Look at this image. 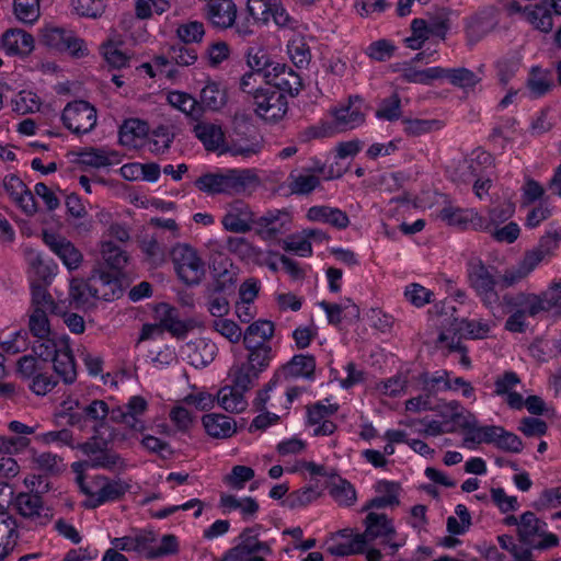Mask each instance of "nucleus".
<instances>
[{
  "label": "nucleus",
  "instance_id": "nucleus-45",
  "mask_svg": "<svg viewBox=\"0 0 561 561\" xmlns=\"http://www.w3.org/2000/svg\"><path fill=\"white\" fill-rule=\"evenodd\" d=\"M69 296L77 306H87L91 299H96V294H93V275L87 282L72 279Z\"/></svg>",
  "mask_w": 561,
  "mask_h": 561
},
{
  "label": "nucleus",
  "instance_id": "nucleus-43",
  "mask_svg": "<svg viewBox=\"0 0 561 561\" xmlns=\"http://www.w3.org/2000/svg\"><path fill=\"white\" fill-rule=\"evenodd\" d=\"M85 463L91 468H103L111 471L124 470L126 468L125 460L114 450L104 448L92 460H87Z\"/></svg>",
  "mask_w": 561,
  "mask_h": 561
},
{
  "label": "nucleus",
  "instance_id": "nucleus-28",
  "mask_svg": "<svg viewBox=\"0 0 561 561\" xmlns=\"http://www.w3.org/2000/svg\"><path fill=\"white\" fill-rule=\"evenodd\" d=\"M275 327L272 321L257 320L251 323L243 333V345L245 348L259 346V344H270L274 336Z\"/></svg>",
  "mask_w": 561,
  "mask_h": 561
},
{
  "label": "nucleus",
  "instance_id": "nucleus-32",
  "mask_svg": "<svg viewBox=\"0 0 561 561\" xmlns=\"http://www.w3.org/2000/svg\"><path fill=\"white\" fill-rule=\"evenodd\" d=\"M36 339L37 340L32 345V352L41 358L43 363H47L49 359H53L62 348V344L69 343V339L67 336H58L54 332H51V335L46 337Z\"/></svg>",
  "mask_w": 561,
  "mask_h": 561
},
{
  "label": "nucleus",
  "instance_id": "nucleus-31",
  "mask_svg": "<svg viewBox=\"0 0 561 561\" xmlns=\"http://www.w3.org/2000/svg\"><path fill=\"white\" fill-rule=\"evenodd\" d=\"M244 393L245 391L232 385L225 386L217 393V402L227 412L241 413L248 407Z\"/></svg>",
  "mask_w": 561,
  "mask_h": 561
},
{
  "label": "nucleus",
  "instance_id": "nucleus-49",
  "mask_svg": "<svg viewBox=\"0 0 561 561\" xmlns=\"http://www.w3.org/2000/svg\"><path fill=\"white\" fill-rule=\"evenodd\" d=\"M245 350L248 351L245 363L259 374L268 367L273 353L270 344H259V346Z\"/></svg>",
  "mask_w": 561,
  "mask_h": 561
},
{
  "label": "nucleus",
  "instance_id": "nucleus-30",
  "mask_svg": "<svg viewBox=\"0 0 561 561\" xmlns=\"http://www.w3.org/2000/svg\"><path fill=\"white\" fill-rule=\"evenodd\" d=\"M119 156L115 151L103 148H87L78 153V163L100 169L119 162Z\"/></svg>",
  "mask_w": 561,
  "mask_h": 561
},
{
  "label": "nucleus",
  "instance_id": "nucleus-11",
  "mask_svg": "<svg viewBox=\"0 0 561 561\" xmlns=\"http://www.w3.org/2000/svg\"><path fill=\"white\" fill-rule=\"evenodd\" d=\"M16 513L36 526L47 525L53 517L50 510L44 506L43 500L36 492H20L12 502Z\"/></svg>",
  "mask_w": 561,
  "mask_h": 561
},
{
  "label": "nucleus",
  "instance_id": "nucleus-23",
  "mask_svg": "<svg viewBox=\"0 0 561 561\" xmlns=\"http://www.w3.org/2000/svg\"><path fill=\"white\" fill-rule=\"evenodd\" d=\"M363 100L358 96H350L348 104L333 111L336 126L343 130L353 129L365 122L362 110Z\"/></svg>",
  "mask_w": 561,
  "mask_h": 561
},
{
  "label": "nucleus",
  "instance_id": "nucleus-54",
  "mask_svg": "<svg viewBox=\"0 0 561 561\" xmlns=\"http://www.w3.org/2000/svg\"><path fill=\"white\" fill-rule=\"evenodd\" d=\"M35 468L47 474H57L62 471V459L53 453H41L32 456Z\"/></svg>",
  "mask_w": 561,
  "mask_h": 561
},
{
  "label": "nucleus",
  "instance_id": "nucleus-62",
  "mask_svg": "<svg viewBox=\"0 0 561 561\" xmlns=\"http://www.w3.org/2000/svg\"><path fill=\"white\" fill-rule=\"evenodd\" d=\"M41 0H14V13L24 23H33L39 18Z\"/></svg>",
  "mask_w": 561,
  "mask_h": 561
},
{
  "label": "nucleus",
  "instance_id": "nucleus-21",
  "mask_svg": "<svg viewBox=\"0 0 561 561\" xmlns=\"http://www.w3.org/2000/svg\"><path fill=\"white\" fill-rule=\"evenodd\" d=\"M20 538L19 523L7 511H0V561L14 550Z\"/></svg>",
  "mask_w": 561,
  "mask_h": 561
},
{
  "label": "nucleus",
  "instance_id": "nucleus-19",
  "mask_svg": "<svg viewBox=\"0 0 561 561\" xmlns=\"http://www.w3.org/2000/svg\"><path fill=\"white\" fill-rule=\"evenodd\" d=\"M3 188L10 198L27 215L33 216L37 211V205L33 193L16 175L4 178Z\"/></svg>",
  "mask_w": 561,
  "mask_h": 561
},
{
  "label": "nucleus",
  "instance_id": "nucleus-13",
  "mask_svg": "<svg viewBox=\"0 0 561 561\" xmlns=\"http://www.w3.org/2000/svg\"><path fill=\"white\" fill-rule=\"evenodd\" d=\"M293 218L287 209H271L256 218L255 233L264 240L275 239L290 229Z\"/></svg>",
  "mask_w": 561,
  "mask_h": 561
},
{
  "label": "nucleus",
  "instance_id": "nucleus-18",
  "mask_svg": "<svg viewBox=\"0 0 561 561\" xmlns=\"http://www.w3.org/2000/svg\"><path fill=\"white\" fill-rule=\"evenodd\" d=\"M438 217L447 225L457 227L461 230H480L488 228L486 218L473 209L446 206L439 211Z\"/></svg>",
  "mask_w": 561,
  "mask_h": 561
},
{
  "label": "nucleus",
  "instance_id": "nucleus-53",
  "mask_svg": "<svg viewBox=\"0 0 561 561\" xmlns=\"http://www.w3.org/2000/svg\"><path fill=\"white\" fill-rule=\"evenodd\" d=\"M176 35L184 44L201 43L205 36V26L201 21H186L176 28Z\"/></svg>",
  "mask_w": 561,
  "mask_h": 561
},
{
  "label": "nucleus",
  "instance_id": "nucleus-52",
  "mask_svg": "<svg viewBox=\"0 0 561 561\" xmlns=\"http://www.w3.org/2000/svg\"><path fill=\"white\" fill-rule=\"evenodd\" d=\"M287 50L296 67L307 66L311 60V51L304 37L297 36L289 41Z\"/></svg>",
  "mask_w": 561,
  "mask_h": 561
},
{
  "label": "nucleus",
  "instance_id": "nucleus-15",
  "mask_svg": "<svg viewBox=\"0 0 561 561\" xmlns=\"http://www.w3.org/2000/svg\"><path fill=\"white\" fill-rule=\"evenodd\" d=\"M265 84L284 94L296 96L302 89L300 76L285 64L276 62L273 71L265 75Z\"/></svg>",
  "mask_w": 561,
  "mask_h": 561
},
{
  "label": "nucleus",
  "instance_id": "nucleus-41",
  "mask_svg": "<svg viewBox=\"0 0 561 561\" xmlns=\"http://www.w3.org/2000/svg\"><path fill=\"white\" fill-rule=\"evenodd\" d=\"M546 526L533 512L522 514L518 527L519 540L530 545L536 535H541L542 527Z\"/></svg>",
  "mask_w": 561,
  "mask_h": 561
},
{
  "label": "nucleus",
  "instance_id": "nucleus-42",
  "mask_svg": "<svg viewBox=\"0 0 561 561\" xmlns=\"http://www.w3.org/2000/svg\"><path fill=\"white\" fill-rule=\"evenodd\" d=\"M402 124L403 131L410 137H420L443 128V123L438 119L403 118Z\"/></svg>",
  "mask_w": 561,
  "mask_h": 561
},
{
  "label": "nucleus",
  "instance_id": "nucleus-34",
  "mask_svg": "<svg viewBox=\"0 0 561 561\" xmlns=\"http://www.w3.org/2000/svg\"><path fill=\"white\" fill-rule=\"evenodd\" d=\"M157 313L160 316L162 329L169 331L173 336L184 337L190 327L178 318V310L167 304L158 307Z\"/></svg>",
  "mask_w": 561,
  "mask_h": 561
},
{
  "label": "nucleus",
  "instance_id": "nucleus-20",
  "mask_svg": "<svg viewBox=\"0 0 561 561\" xmlns=\"http://www.w3.org/2000/svg\"><path fill=\"white\" fill-rule=\"evenodd\" d=\"M497 25L496 10L486 8L471 16L466 25V34L470 44H476L492 32Z\"/></svg>",
  "mask_w": 561,
  "mask_h": 561
},
{
  "label": "nucleus",
  "instance_id": "nucleus-60",
  "mask_svg": "<svg viewBox=\"0 0 561 561\" xmlns=\"http://www.w3.org/2000/svg\"><path fill=\"white\" fill-rule=\"evenodd\" d=\"M542 311H551L561 314V282L553 283L547 290L538 295Z\"/></svg>",
  "mask_w": 561,
  "mask_h": 561
},
{
  "label": "nucleus",
  "instance_id": "nucleus-22",
  "mask_svg": "<svg viewBox=\"0 0 561 561\" xmlns=\"http://www.w3.org/2000/svg\"><path fill=\"white\" fill-rule=\"evenodd\" d=\"M216 344L207 339L199 337L186 343L184 353L186 354L190 364L196 368L205 367L210 364L217 355Z\"/></svg>",
  "mask_w": 561,
  "mask_h": 561
},
{
  "label": "nucleus",
  "instance_id": "nucleus-16",
  "mask_svg": "<svg viewBox=\"0 0 561 561\" xmlns=\"http://www.w3.org/2000/svg\"><path fill=\"white\" fill-rule=\"evenodd\" d=\"M237 13L238 8L232 0H208L203 9L205 19L220 31L234 25Z\"/></svg>",
  "mask_w": 561,
  "mask_h": 561
},
{
  "label": "nucleus",
  "instance_id": "nucleus-12",
  "mask_svg": "<svg viewBox=\"0 0 561 561\" xmlns=\"http://www.w3.org/2000/svg\"><path fill=\"white\" fill-rule=\"evenodd\" d=\"M261 529L262 525L260 524L244 528L238 537V545L229 549L221 560H240V558L247 557L248 554H271V545L259 539Z\"/></svg>",
  "mask_w": 561,
  "mask_h": 561
},
{
  "label": "nucleus",
  "instance_id": "nucleus-26",
  "mask_svg": "<svg viewBox=\"0 0 561 561\" xmlns=\"http://www.w3.org/2000/svg\"><path fill=\"white\" fill-rule=\"evenodd\" d=\"M51 360L55 374L64 383L71 385L76 381L77 368L69 343H64L60 352Z\"/></svg>",
  "mask_w": 561,
  "mask_h": 561
},
{
  "label": "nucleus",
  "instance_id": "nucleus-39",
  "mask_svg": "<svg viewBox=\"0 0 561 561\" xmlns=\"http://www.w3.org/2000/svg\"><path fill=\"white\" fill-rule=\"evenodd\" d=\"M451 10L447 8H435L427 13V27L432 35L445 39L450 28Z\"/></svg>",
  "mask_w": 561,
  "mask_h": 561
},
{
  "label": "nucleus",
  "instance_id": "nucleus-29",
  "mask_svg": "<svg viewBox=\"0 0 561 561\" xmlns=\"http://www.w3.org/2000/svg\"><path fill=\"white\" fill-rule=\"evenodd\" d=\"M122 293L119 280L115 276L105 272L93 274V294H96V299L111 301L121 297Z\"/></svg>",
  "mask_w": 561,
  "mask_h": 561
},
{
  "label": "nucleus",
  "instance_id": "nucleus-38",
  "mask_svg": "<svg viewBox=\"0 0 561 561\" xmlns=\"http://www.w3.org/2000/svg\"><path fill=\"white\" fill-rule=\"evenodd\" d=\"M259 375L260 374L245 362L233 365L229 373L231 385L245 392L254 386Z\"/></svg>",
  "mask_w": 561,
  "mask_h": 561
},
{
  "label": "nucleus",
  "instance_id": "nucleus-24",
  "mask_svg": "<svg viewBox=\"0 0 561 561\" xmlns=\"http://www.w3.org/2000/svg\"><path fill=\"white\" fill-rule=\"evenodd\" d=\"M306 217L309 221L328 224L336 229H345L350 225V218L345 211L327 205L310 207Z\"/></svg>",
  "mask_w": 561,
  "mask_h": 561
},
{
  "label": "nucleus",
  "instance_id": "nucleus-4",
  "mask_svg": "<svg viewBox=\"0 0 561 561\" xmlns=\"http://www.w3.org/2000/svg\"><path fill=\"white\" fill-rule=\"evenodd\" d=\"M468 282L482 305L492 310L501 305L502 298L496 290L497 280L479 256L468 261Z\"/></svg>",
  "mask_w": 561,
  "mask_h": 561
},
{
  "label": "nucleus",
  "instance_id": "nucleus-27",
  "mask_svg": "<svg viewBox=\"0 0 561 561\" xmlns=\"http://www.w3.org/2000/svg\"><path fill=\"white\" fill-rule=\"evenodd\" d=\"M2 47L9 55H27L34 48V39L23 30H9L2 35Z\"/></svg>",
  "mask_w": 561,
  "mask_h": 561
},
{
  "label": "nucleus",
  "instance_id": "nucleus-40",
  "mask_svg": "<svg viewBox=\"0 0 561 561\" xmlns=\"http://www.w3.org/2000/svg\"><path fill=\"white\" fill-rule=\"evenodd\" d=\"M527 87L535 96H542L553 87L551 72L533 67L527 79Z\"/></svg>",
  "mask_w": 561,
  "mask_h": 561
},
{
  "label": "nucleus",
  "instance_id": "nucleus-3",
  "mask_svg": "<svg viewBox=\"0 0 561 561\" xmlns=\"http://www.w3.org/2000/svg\"><path fill=\"white\" fill-rule=\"evenodd\" d=\"M439 327L438 342L446 344L451 352L465 351L460 343L462 337L482 339L490 331V325L485 322L467 321L455 317L454 313L448 316L447 311L442 316Z\"/></svg>",
  "mask_w": 561,
  "mask_h": 561
},
{
  "label": "nucleus",
  "instance_id": "nucleus-6",
  "mask_svg": "<svg viewBox=\"0 0 561 561\" xmlns=\"http://www.w3.org/2000/svg\"><path fill=\"white\" fill-rule=\"evenodd\" d=\"M81 491L88 496L84 506L95 508L106 502L121 500L129 490V484L117 479L111 480L104 476H96L90 484L84 483L81 476L78 477Z\"/></svg>",
  "mask_w": 561,
  "mask_h": 561
},
{
  "label": "nucleus",
  "instance_id": "nucleus-61",
  "mask_svg": "<svg viewBox=\"0 0 561 561\" xmlns=\"http://www.w3.org/2000/svg\"><path fill=\"white\" fill-rule=\"evenodd\" d=\"M45 364L35 354L24 355L16 362V373L24 379H32L44 369Z\"/></svg>",
  "mask_w": 561,
  "mask_h": 561
},
{
  "label": "nucleus",
  "instance_id": "nucleus-10",
  "mask_svg": "<svg viewBox=\"0 0 561 561\" xmlns=\"http://www.w3.org/2000/svg\"><path fill=\"white\" fill-rule=\"evenodd\" d=\"M252 101L254 113L267 123L282 121L288 111L286 96L268 85L259 92Z\"/></svg>",
  "mask_w": 561,
  "mask_h": 561
},
{
  "label": "nucleus",
  "instance_id": "nucleus-44",
  "mask_svg": "<svg viewBox=\"0 0 561 561\" xmlns=\"http://www.w3.org/2000/svg\"><path fill=\"white\" fill-rule=\"evenodd\" d=\"M199 96L202 105L210 111H218L226 104V92L216 82H207Z\"/></svg>",
  "mask_w": 561,
  "mask_h": 561
},
{
  "label": "nucleus",
  "instance_id": "nucleus-7",
  "mask_svg": "<svg viewBox=\"0 0 561 561\" xmlns=\"http://www.w3.org/2000/svg\"><path fill=\"white\" fill-rule=\"evenodd\" d=\"M363 524L365 530L364 533H357V536L364 541V548H366L369 542L381 539L388 550L387 553L394 556L399 548L403 546V543L394 541L397 530L393 519L388 517L385 513L368 512Z\"/></svg>",
  "mask_w": 561,
  "mask_h": 561
},
{
  "label": "nucleus",
  "instance_id": "nucleus-58",
  "mask_svg": "<svg viewBox=\"0 0 561 561\" xmlns=\"http://www.w3.org/2000/svg\"><path fill=\"white\" fill-rule=\"evenodd\" d=\"M376 116L385 121H396L401 116V100L398 93L381 100L376 111Z\"/></svg>",
  "mask_w": 561,
  "mask_h": 561
},
{
  "label": "nucleus",
  "instance_id": "nucleus-8",
  "mask_svg": "<svg viewBox=\"0 0 561 561\" xmlns=\"http://www.w3.org/2000/svg\"><path fill=\"white\" fill-rule=\"evenodd\" d=\"M171 256L179 277L185 284H199L205 274V268L204 262L194 248L186 243H179L172 249Z\"/></svg>",
  "mask_w": 561,
  "mask_h": 561
},
{
  "label": "nucleus",
  "instance_id": "nucleus-64",
  "mask_svg": "<svg viewBox=\"0 0 561 561\" xmlns=\"http://www.w3.org/2000/svg\"><path fill=\"white\" fill-rule=\"evenodd\" d=\"M213 328L220 335L226 337L230 343L237 344L243 341V333L241 328L230 319H216L213 322Z\"/></svg>",
  "mask_w": 561,
  "mask_h": 561
},
{
  "label": "nucleus",
  "instance_id": "nucleus-25",
  "mask_svg": "<svg viewBox=\"0 0 561 561\" xmlns=\"http://www.w3.org/2000/svg\"><path fill=\"white\" fill-rule=\"evenodd\" d=\"M206 433L218 439L231 437L237 431L236 421L227 415L210 413L202 419Z\"/></svg>",
  "mask_w": 561,
  "mask_h": 561
},
{
  "label": "nucleus",
  "instance_id": "nucleus-63",
  "mask_svg": "<svg viewBox=\"0 0 561 561\" xmlns=\"http://www.w3.org/2000/svg\"><path fill=\"white\" fill-rule=\"evenodd\" d=\"M140 249L152 263L161 264L164 261L165 250L157 234L144 237Z\"/></svg>",
  "mask_w": 561,
  "mask_h": 561
},
{
  "label": "nucleus",
  "instance_id": "nucleus-37",
  "mask_svg": "<svg viewBox=\"0 0 561 561\" xmlns=\"http://www.w3.org/2000/svg\"><path fill=\"white\" fill-rule=\"evenodd\" d=\"M147 133V123L138 118L126 119L119 128V142L123 146L136 147L137 139L145 137Z\"/></svg>",
  "mask_w": 561,
  "mask_h": 561
},
{
  "label": "nucleus",
  "instance_id": "nucleus-48",
  "mask_svg": "<svg viewBox=\"0 0 561 561\" xmlns=\"http://www.w3.org/2000/svg\"><path fill=\"white\" fill-rule=\"evenodd\" d=\"M446 79L449 82L461 89H472L481 81V77L468 68H454L447 69Z\"/></svg>",
  "mask_w": 561,
  "mask_h": 561
},
{
  "label": "nucleus",
  "instance_id": "nucleus-50",
  "mask_svg": "<svg viewBox=\"0 0 561 561\" xmlns=\"http://www.w3.org/2000/svg\"><path fill=\"white\" fill-rule=\"evenodd\" d=\"M101 255L114 270H122L128 262L127 253L112 241L101 242Z\"/></svg>",
  "mask_w": 561,
  "mask_h": 561
},
{
  "label": "nucleus",
  "instance_id": "nucleus-1",
  "mask_svg": "<svg viewBox=\"0 0 561 561\" xmlns=\"http://www.w3.org/2000/svg\"><path fill=\"white\" fill-rule=\"evenodd\" d=\"M257 181L248 169H228L221 173H206L194 182L196 188L208 195H238Z\"/></svg>",
  "mask_w": 561,
  "mask_h": 561
},
{
  "label": "nucleus",
  "instance_id": "nucleus-9",
  "mask_svg": "<svg viewBox=\"0 0 561 561\" xmlns=\"http://www.w3.org/2000/svg\"><path fill=\"white\" fill-rule=\"evenodd\" d=\"M61 121L71 133L87 134L96 124V110L87 101H73L64 108Z\"/></svg>",
  "mask_w": 561,
  "mask_h": 561
},
{
  "label": "nucleus",
  "instance_id": "nucleus-59",
  "mask_svg": "<svg viewBox=\"0 0 561 561\" xmlns=\"http://www.w3.org/2000/svg\"><path fill=\"white\" fill-rule=\"evenodd\" d=\"M28 330L34 337H46L51 335L50 323L47 312L42 309H33L28 319Z\"/></svg>",
  "mask_w": 561,
  "mask_h": 561
},
{
  "label": "nucleus",
  "instance_id": "nucleus-17",
  "mask_svg": "<svg viewBox=\"0 0 561 561\" xmlns=\"http://www.w3.org/2000/svg\"><path fill=\"white\" fill-rule=\"evenodd\" d=\"M44 243L62 261L68 270H77L83 261V255L76 245L65 237L44 231Z\"/></svg>",
  "mask_w": 561,
  "mask_h": 561
},
{
  "label": "nucleus",
  "instance_id": "nucleus-46",
  "mask_svg": "<svg viewBox=\"0 0 561 561\" xmlns=\"http://www.w3.org/2000/svg\"><path fill=\"white\" fill-rule=\"evenodd\" d=\"M288 179L290 193L296 195H308L321 183L320 178L314 174H295L291 172Z\"/></svg>",
  "mask_w": 561,
  "mask_h": 561
},
{
  "label": "nucleus",
  "instance_id": "nucleus-33",
  "mask_svg": "<svg viewBox=\"0 0 561 561\" xmlns=\"http://www.w3.org/2000/svg\"><path fill=\"white\" fill-rule=\"evenodd\" d=\"M219 506L225 513L239 510L245 519L254 517L260 508L255 499L250 496L238 499L231 494H221Z\"/></svg>",
  "mask_w": 561,
  "mask_h": 561
},
{
  "label": "nucleus",
  "instance_id": "nucleus-14",
  "mask_svg": "<svg viewBox=\"0 0 561 561\" xmlns=\"http://www.w3.org/2000/svg\"><path fill=\"white\" fill-rule=\"evenodd\" d=\"M255 216L251 207L243 201L229 204L227 213L221 219L222 227L233 233H247L254 229Z\"/></svg>",
  "mask_w": 561,
  "mask_h": 561
},
{
  "label": "nucleus",
  "instance_id": "nucleus-35",
  "mask_svg": "<svg viewBox=\"0 0 561 561\" xmlns=\"http://www.w3.org/2000/svg\"><path fill=\"white\" fill-rule=\"evenodd\" d=\"M316 359L311 355H295L284 367L283 371L289 377H304L312 379L314 376Z\"/></svg>",
  "mask_w": 561,
  "mask_h": 561
},
{
  "label": "nucleus",
  "instance_id": "nucleus-57",
  "mask_svg": "<svg viewBox=\"0 0 561 561\" xmlns=\"http://www.w3.org/2000/svg\"><path fill=\"white\" fill-rule=\"evenodd\" d=\"M330 494L341 506H352L356 502L355 488L344 479H340L332 485Z\"/></svg>",
  "mask_w": 561,
  "mask_h": 561
},
{
  "label": "nucleus",
  "instance_id": "nucleus-56",
  "mask_svg": "<svg viewBox=\"0 0 561 561\" xmlns=\"http://www.w3.org/2000/svg\"><path fill=\"white\" fill-rule=\"evenodd\" d=\"M254 478V470L251 467L237 465L230 473L222 478L225 484L233 490H242L247 482Z\"/></svg>",
  "mask_w": 561,
  "mask_h": 561
},
{
  "label": "nucleus",
  "instance_id": "nucleus-47",
  "mask_svg": "<svg viewBox=\"0 0 561 561\" xmlns=\"http://www.w3.org/2000/svg\"><path fill=\"white\" fill-rule=\"evenodd\" d=\"M419 379L423 386V390L427 393V397L436 396L442 389L450 390L454 388L449 380V374L446 370H443L437 376H431L428 373H423L420 375Z\"/></svg>",
  "mask_w": 561,
  "mask_h": 561
},
{
  "label": "nucleus",
  "instance_id": "nucleus-2",
  "mask_svg": "<svg viewBox=\"0 0 561 561\" xmlns=\"http://www.w3.org/2000/svg\"><path fill=\"white\" fill-rule=\"evenodd\" d=\"M500 306H502L505 313L510 314L505 321V330L513 333L525 332L528 327L526 318H535L543 312L538 295L531 293L505 294Z\"/></svg>",
  "mask_w": 561,
  "mask_h": 561
},
{
  "label": "nucleus",
  "instance_id": "nucleus-36",
  "mask_svg": "<svg viewBox=\"0 0 561 561\" xmlns=\"http://www.w3.org/2000/svg\"><path fill=\"white\" fill-rule=\"evenodd\" d=\"M523 18L541 32L548 33L553 27L552 14L543 4L527 5L523 10Z\"/></svg>",
  "mask_w": 561,
  "mask_h": 561
},
{
  "label": "nucleus",
  "instance_id": "nucleus-5",
  "mask_svg": "<svg viewBox=\"0 0 561 561\" xmlns=\"http://www.w3.org/2000/svg\"><path fill=\"white\" fill-rule=\"evenodd\" d=\"M194 133L208 151L220 150L221 152H231L233 156L249 157L260 150V142L249 139L244 144L232 141L230 146H226L221 127L213 123H198L194 127Z\"/></svg>",
  "mask_w": 561,
  "mask_h": 561
},
{
  "label": "nucleus",
  "instance_id": "nucleus-51",
  "mask_svg": "<svg viewBox=\"0 0 561 561\" xmlns=\"http://www.w3.org/2000/svg\"><path fill=\"white\" fill-rule=\"evenodd\" d=\"M169 103L192 117H198L201 115V107L198 102L187 93L174 91L168 95Z\"/></svg>",
  "mask_w": 561,
  "mask_h": 561
},
{
  "label": "nucleus",
  "instance_id": "nucleus-55",
  "mask_svg": "<svg viewBox=\"0 0 561 561\" xmlns=\"http://www.w3.org/2000/svg\"><path fill=\"white\" fill-rule=\"evenodd\" d=\"M173 139L174 134L168 126H158L152 130L149 140V150L156 154H162L169 150Z\"/></svg>",
  "mask_w": 561,
  "mask_h": 561
}]
</instances>
